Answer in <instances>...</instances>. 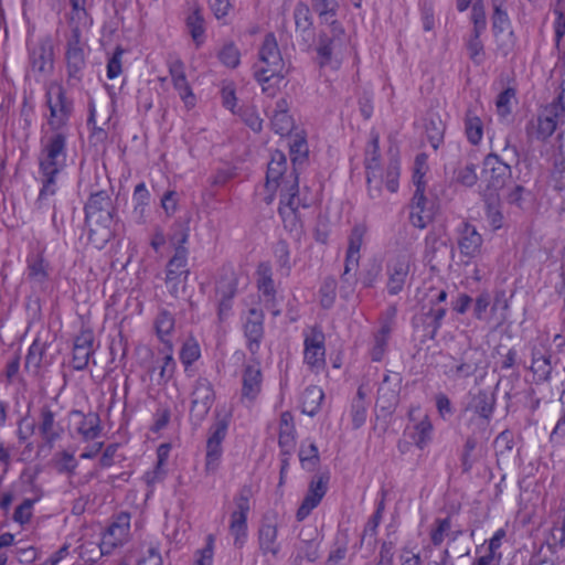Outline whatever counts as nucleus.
I'll list each match as a JSON object with an SVG mask.
<instances>
[{
	"label": "nucleus",
	"mask_w": 565,
	"mask_h": 565,
	"mask_svg": "<svg viewBox=\"0 0 565 565\" xmlns=\"http://www.w3.org/2000/svg\"><path fill=\"white\" fill-rule=\"evenodd\" d=\"M201 355L199 343L194 339H188L180 351V360L189 366L194 363Z\"/></svg>",
	"instance_id": "obj_60"
},
{
	"label": "nucleus",
	"mask_w": 565,
	"mask_h": 565,
	"mask_svg": "<svg viewBox=\"0 0 565 565\" xmlns=\"http://www.w3.org/2000/svg\"><path fill=\"white\" fill-rule=\"evenodd\" d=\"M554 14L556 15L553 23L555 49L558 54H565V13L555 9Z\"/></svg>",
	"instance_id": "obj_55"
},
{
	"label": "nucleus",
	"mask_w": 565,
	"mask_h": 565,
	"mask_svg": "<svg viewBox=\"0 0 565 565\" xmlns=\"http://www.w3.org/2000/svg\"><path fill=\"white\" fill-rule=\"evenodd\" d=\"M26 279L41 289L50 279L51 266L44 257V250L31 253L26 256Z\"/></svg>",
	"instance_id": "obj_27"
},
{
	"label": "nucleus",
	"mask_w": 565,
	"mask_h": 565,
	"mask_svg": "<svg viewBox=\"0 0 565 565\" xmlns=\"http://www.w3.org/2000/svg\"><path fill=\"white\" fill-rule=\"evenodd\" d=\"M250 488L243 487L234 498L235 510L231 514L230 532L234 536V545L242 547L247 535V515L250 511Z\"/></svg>",
	"instance_id": "obj_10"
},
{
	"label": "nucleus",
	"mask_w": 565,
	"mask_h": 565,
	"mask_svg": "<svg viewBox=\"0 0 565 565\" xmlns=\"http://www.w3.org/2000/svg\"><path fill=\"white\" fill-rule=\"evenodd\" d=\"M45 100L50 110L47 126L52 131H65L73 110V100L66 96V90L58 82H51L45 88Z\"/></svg>",
	"instance_id": "obj_6"
},
{
	"label": "nucleus",
	"mask_w": 565,
	"mask_h": 565,
	"mask_svg": "<svg viewBox=\"0 0 565 565\" xmlns=\"http://www.w3.org/2000/svg\"><path fill=\"white\" fill-rule=\"evenodd\" d=\"M505 2L507 0H491V7L493 10L491 21L494 34L502 33L510 25V18L504 8Z\"/></svg>",
	"instance_id": "obj_49"
},
{
	"label": "nucleus",
	"mask_w": 565,
	"mask_h": 565,
	"mask_svg": "<svg viewBox=\"0 0 565 565\" xmlns=\"http://www.w3.org/2000/svg\"><path fill=\"white\" fill-rule=\"evenodd\" d=\"M188 255L189 250L186 247H180L174 249L173 256L169 259L166 267V278L172 281L174 278H188L190 270L188 268Z\"/></svg>",
	"instance_id": "obj_38"
},
{
	"label": "nucleus",
	"mask_w": 565,
	"mask_h": 565,
	"mask_svg": "<svg viewBox=\"0 0 565 565\" xmlns=\"http://www.w3.org/2000/svg\"><path fill=\"white\" fill-rule=\"evenodd\" d=\"M28 68L36 81L51 76L55 64V45L51 34L28 38Z\"/></svg>",
	"instance_id": "obj_4"
},
{
	"label": "nucleus",
	"mask_w": 565,
	"mask_h": 565,
	"mask_svg": "<svg viewBox=\"0 0 565 565\" xmlns=\"http://www.w3.org/2000/svg\"><path fill=\"white\" fill-rule=\"evenodd\" d=\"M472 30L470 32H477L482 34L487 29V15L482 0H477L472 4L471 10Z\"/></svg>",
	"instance_id": "obj_59"
},
{
	"label": "nucleus",
	"mask_w": 565,
	"mask_h": 565,
	"mask_svg": "<svg viewBox=\"0 0 565 565\" xmlns=\"http://www.w3.org/2000/svg\"><path fill=\"white\" fill-rule=\"evenodd\" d=\"M297 440L294 415L286 411L280 414L278 427V445L280 456H291Z\"/></svg>",
	"instance_id": "obj_30"
},
{
	"label": "nucleus",
	"mask_w": 565,
	"mask_h": 565,
	"mask_svg": "<svg viewBox=\"0 0 565 565\" xmlns=\"http://www.w3.org/2000/svg\"><path fill=\"white\" fill-rule=\"evenodd\" d=\"M483 238L476 226L469 222H462L458 227V247L460 254L475 258L481 253Z\"/></svg>",
	"instance_id": "obj_26"
},
{
	"label": "nucleus",
	"mask_w": 565,
	"mask_h": 565,
	"mask_svg": "<svg viewBox=\"0 0 565 565\" xmlns=\"http://www.w3.org/2000/svg\"><path fill=\"white\" fill-rule=\"evenodd\" d=\"M71 414L79 418L76 430L84 440H94L100 435V418L97 413L89 412L84 414L81 411L74 409Z\"/></svg>",
	"instance_id": "obj_36"
},
{
	"label": "nucleus",
	"mask_w": 565,
	"mask_h": 565,
	"mask_svg": "<svg viewBox=\"0 0 565 565\" xmlns=\"http://www.w3.org/2000/svg\"><path fill=\"white\" fill-rule=\"evenodd\" d=\"M296 34L301 40V45L309 50L315 40L313 21L311 10L305 2H298L294 9Z\"/></svg>",
	"instance_id": "obj_25"
},
{
	"label": "nucleus",
	"mask_w": 565,
	"mask_h": 565,
	"mask_svg": "<svg viewBox=\"0 0 565 565\" xmlns=\"http://www.w3.org/2000/svg\"><path fill=\"white\" fill-rule=\"evenodd\" d=\"M47 343L42 342L39 338L32 342L25 356L24 370L26 372L38 376L40 374L41 367L43 365L50 364L45 355Z\"/></svg>",
	"instance_id": "obj_37"
},
{
	"label": "nucleus",
	"mask_w": 565,
	"mask_h": 565,
	"mask_svg": "<svg viewBox=\"0 0 565 565\" xmlns=\"http://www.w3.org/2000/svg\"><path fill=\"white\" fill-rule=\"evenodd\" d=\"M380 136L377 132L371 134V140L365 150V170H373V168H381L380 164Z\"/></svg>",
	"instance_id": "obj_54"
},
{
	"label": "nucleus",
	"mask_w": 565,
	"mask_h": 565,
	"mask_svg": "<svg viewBox=\"0 0 565 565\" xmlns=\"http://www.w3.org/2000/svg\"><path fill=\"white\" fill-rule=\"evenodd\" d=\"M531 371L536 376L537 381H548L552 372L551 356L533 350Z\"/></svg>",
	"instance_id": "obj_50"
},
{
	"label": "nucleus",
	"mask_w": 565,
	"mask_h": 565,
	"mask_svg": "<svg viewBox=\"0 0 565 565\" xmlns=\"http://www.w3.org/2000/svg\"><path fill=\"white\" fill-rule=\"evenodd\" d=\"M289 180L290 173L287 174L286 156L281 151L276 150L271 154V160L269 161L267 167V185H270L273 183L275 186L281 188V183H286Z\"/></svg>",
	"instance_id": "obj_35"
},
{
	"label": "nucleus",
	"mask_w": 565,
	"mask_h": 565,
	"mask_svg": "<svg viewBox=\"0 0 565 565\" xmlns=\"http://www.w3.org/2000/svg\"><path fill=\"white\" fill-rule=\"evenodd\" d=\"M329 479V473H320L311 479L307 494L297 510L296 515L299 521L306 519L321 502L322 498L327 493Z\"/></svg>",
	"instance_id": "obj_20"
},
{
	"label": "nucleus",
	"mask_w": 565,
	"mask_h": 565,
	"mask_svg": "<svg viewBox=\"0 0 565 565\" xmlns=\"http://www.w3.org/2000/svg\"><path fill=\"white\" fill-rule=\"evenodd\" d=\"M256 286L260 292L265 306L267 308L276 307V294L275 282L273 279V268L268 262H262L258 264L256 269Z\"/></svg>",
	"instance_id": "obj_28"
},
{
	"label": "nucleus",
	"mask_w": 565,
	"mask_h": 565,
	"mask_svg": "<svg viewBox=\"0 0 565 565\" xmlns=\"http://www.w3.org/2000/svg\"><path fill=\"white\" fill-rule=\"evenodd\" d=\"M130 533V513L120 512L114 516L113 522L103 534L102 553L109 554L115 547L127 542Z\"/></svg>",
	"instance_id": "obj_14"
},
{
	"label": "nucleus",
	"mask_w": 565,
	"mask_h": 565,
	"mask_svg": "<svg viewBox=\"0 0 565 565\" xmlns=\"http://www.w3.org/2000/svg\"><path fill=\"white\" fill-rule=\"evenodd\" d=\"M94 333L92 330H83L74 340L73 369L83 371L87 367L90 356L94 354Z\"/></svg>",
	"instance_id": "obj_29"
},
{
	"label": "nucleus",
	"mask_w": 565,
	"mask_h": 565,
	"mask_svg": "<svg viewBox=\"0 0 565 565\" xmlns=\"http://www.w3.org/2000/svg\"><path fill=\"white\" fill-rule=\"evenodd\" d=\"M258 55L259 61L254 65V77L262 85L264 93L275 96L277 85L289 73V67L281 56L274 33L265 35Z\"/></svg>",
	"instance_id": "obj_2"
},
{
	"label": "nucleus",
	"mask_w": 565,
	"mask_h": 565,
	"mask_svg": "<svg viewBox=\"0 0 565 565\" xmlns=\"http://www.w3.org/2000/svg\"><path fill=\"white\" fill-rule=\"evenodd\" d=\"M175 320L173 315L168 311L167 309H161L158 312V316L154 320V328L158 338L161 340V342L164 343L166 347H169L171 344L169 339H166V337L170 335L171 332L174 330Z\"/></svg>",
	"instance_id": "obj_48"
},
{
	"label": "nucleus",
	"mask_w": 565,
	"mask_h": 565,
	"mask_svg": "<svg viewBox=\"0 0 565 565\" xmlns=\"http://www.w3.org/2000/svg\"><path fill=\"white\" fill-rule=\"evenodd\" d=\"M446 308H430L429 311L425 315L427 321V327L430 328L428 333L429 339H434L436 333L438 332L441 321L446 316Z\"/></svg>",
	"instance_id": "obj_63"
},
{
	"label": "nucleus",
	"mask_w": 565,
	"mask_h": 565,
	"mask_svg": "<svg viewBox=\"0 0 565 565\" xmlns=\"http://www.w3.org/2000/svg\"><path fill=\"white\" fill-rule=\"evenodd\" d=\"M347 35L340 22H332L322 28L318 34L316 45L317 61L320 67L339 65V55L347 46Z\"/></svg>",
	"instance_id": "obj_5"
},
{
	"label": "nucleus",
	"mask_w": 565,
	"mask_h": 565,
	"mask_svg": "<svg viewBox=\"0 0 565 565\" xmlns=\"http://www.w3.org/2000/svg\"><path fill=\"white\" fill-rule=\"evenodd\" d=\"M409 257L404 254L397 255L387 263L388 279L386 288L390 295H398L403 290L409 275Z\"/></svg>",
	"instance_id": "obj_22"
},
{
	"label": "nucleus",
	"mask_w": 565,
	"mask_h": 565,
	"mask_svg": "<svg viewBox=\"0 0 565 565\" xmlns=\"http://www.w3.org/2000/svg\"><path fill=\"white\" fill-rule=\"evenodd\" d=\"M185 28L195 46L199 49L205 42V20L202 9L196 6L185 18Z\"/></svg>",
	"instance_id": "obj_39"
},
{
	"label": "nucleus",
	"mask_w": 565,
	"mask_h": 565,
	"mask_svg": "<svg viewBox=\"0 0 565 565\" xmlns=\"http://www.w3.org/2000/svg\"><path fill=\"white\" fill-rule=\"evenodd\" d=\"M554 107H543L536 118L526 124L525 131L531 138L546 141L556 130L558 124H565V119L554 113Z\"/></svg>",
	"instance_id": "obj_13"
},
{
	"label": "nucleus",
	"mask_w": 565,
	"mask_h": 565,
	"mask_svg": "<svg viewBox=\"0 0 565 565\" xmlns=\"http://www.w3.org/2000/svg\"><path fill=\"white\" fill-rule=\"evenodd\" d=\"M132 202V218L136 223L143 224L146 222V209L150 202V192L143 182H140L135 186Z\"/></svg>",
	"instance_id": "obj_40"
},
{
	"label": "nucleus",
	"mask_w": 565,
	"mask_h": 565,
	"mask_svg": "<svg viewBox=\"0 0 565 565\" xmlns=\"http://www.w3.org/2000/svg\"><path fill=\"white\" fill-rule=\"evenodd\" d=\"M303 363L313 373H320L326 367V337L319 327H312L305 332Z\"/></svg>",
	"instance_id": "obj_9"
},
{
	"label": "nucleus",
	"mask_w": 565,
	"mask_h": 565,
	"mask_svg": "<svg viewBox=\"0 0 565 565\" xmlns=\"http://www.w3.org/2000/svg\"><path fill=\"white\" fill-rule=\"evenodd\" d=\"M85 223L89 226V238L97 232L93 228L95 225L104 231L103 241L107 242L111 237V227L115 223L116 207L109 193L105 190L92 193L85 203Z\"/></svg>",
	"instance_id": "obj_3"
},
{
	"label": "nucleus",
	"mask_w": 565,
	"mask_h": 565,
	"mask_svg": "<svg viewBox=\"0 0 565 565\" xmlns=\"http://www.w3.org/2000/svg\"><path fill=\"white\" fill-rule=\"evenodd\" d=\"M278 537V522L276 516H265L258 529V546L264 556L270 555L273 558H278L281 545L277 541Z\"/></svg>",
	"instance_id": "obj_21"
},
{
	"label": "nucleus",
	"mask_w": 565,
	"mask_h": 565,
	"mask_svg": "<svg viewBox=\"0 0 565 565\" xmlns=\"http://www.w3.org/2000/svg\"><path fill=\"white\" fill-rule=\"evenodd\" d=\"M169 73L173 83V87L178 90L181 99L188 106L194 105V95L185 76V66L180 58L169 62Z\"/></svg>",
	"instance_id": "obj_33"
},
{
	"label": "nucleus",
	"mask_w": 565,
	"mask_h": 565,
	"mask_svg": "<svg viewBox=\"0 0 565 565\" xmlns=\"http://www.w3.org/2000/svg\"><path fill=\"white\" fill-rule=\"evenodd\" d=\"M262 371L259 363L247 364L243 372L242 397L254 401L262 390Z\"/></svg>",
	"instance_id": "obj_34"
},
{
	"label": "nucleus",
	"mask_w": 565,
	"mask_h": 565,
	"mask_svg": "<svg viewBox=\"0 0 565 565\" xmlns=\"http://www.w3.org/2000/svg\"><path fill=\"white\" fill-rule=\"evenodd\" d=\"M465 132L471 145H478L483 136V124L473 109H468L465 116Z\"/></svg>",
	"instance_id": "obj_47"
},
{
	"label": "nucleus",
	"mask_w": 565,
	"mask_h": 565,
	"mask_svg": "<svg viewBox=\"0 0 565 565\" xmlns=\"http://www.w3.org/2000/svg\"><path fill=\"white\" fill-rule=\"evenodd\" d=\"M483 173L488 188L493 191L501 190L511 179L510 164L503 162L497 153H489L483 160Z\"/></svg>",
	"instance_id": "obj_16"
},
{
	"label": "nucleus",
	"mask_w": 565,
	"mask_h": 565,
	"mask_svg": "<svg viewBox=\"0 0 565 565\" xmlns=\"http://www.w3.org/2000/svg\"><path fill=\"white\" fill-rule=\"evenodd\" d=\"M55 467L60 473L73 475L77 467V460L72 454L62 451L55 456Z\"/></svg>",
	"instance_id": "obj_64"
},
{
	"label": "nucleus",
	"mask_w": 565,
	"mask_h": 565,
	"mask_svg": "<svg viewBox=\"0 0 565 565\" xmlns=\"http://www.w3.org/2000/svg\"><path fill=\"white\" fill-rule=\"evenodd\" d=\"M416 201L417 200L414 194L412 199L409 221L413 226L423 230L433 221L434 214L430 209L426 207L427 199L425 194H423V201L419 204Z\"/></svg>",
	"instance_id": "obj_42"
},
{
	"label": "nucleus",
	"mask_w": 565,
	"mask_h": 565,
	"mask_svg": "<svg viewBox=\"0 0 565 565\" xmlns=\"http://www.w3.org/2000/svg\"><path fill=\"white\" fill-rule=\"evenodd\" d=\"M310 205L311 201L300 192L298 174L294 168L290 171V180L281 183L278 207H287L290 211L299 212L300 207L308 209Z\"/></svg>",
	"instance_id": "obj_18"
},
{
	"label": "nucleus",
	"mask_w": 565,
	"mask_h": 565,
	"mask_svg": "<svg viewBox=\"0 0 565 565\" xmlns=\"http://www.w3.org/2000/svg\"><path fill=\"white\" fill-rule=\"evenodd\" d=\"M451 529L450 518L436 519L435 527L430 531V541L434 546H439L445 536H448L449 530Z\"/></svg>",
	"instance_id": "obj_61"
},
{
	"label": "nucleus",
	"mask_w": 565,
	"mask_h": 565,
	"mask_svg": "<svg viewBox=\"0 0 565 565\" xmlns=\"http://www.w3.org/2000/svg\"><path fill=\"white\" fill-rule=\"evenodd\" d=\"M497 398L494 392L489 390H479L471 398L468 409H471L481 419L482 425L487 426L494 413Z\"/></svg>",
	"instance_id": "obj_31"
},
{
	"label": "nucleus",
	"mask_w": 565,
	"mask_h": 565,
	"mask_svg": "<svg viewBox=\"0 0 565 565\" xmlns=\"http://www.w3.org/2000/svg\"><path fill=\"white\" fill-rule=\"evenodd\" d=\"M396 312V307H390L386 310V317L381 319L380 329L373 334V344L370 350V355L374 362H380L386 353L387 343L393 330Z\"/></svg>",
	"instance_id": "obj_23"
},
{
	"label": "nucleus",
	"mask_w": 565,
	"mask_h": 565,
	"mask_svg": "<svg viewBox=\"0 0 565 565\" xmlns=\"http://www.w3.org/2000/svg\"><path fill=\"white\" fill-rule=\"evenodd\" d=\"M223 449L222 444L206 441V456L204 471L206 475H214L218 469Z\"/></svg>",
	"instance_id": "obj_53"
},
{
	"label": "nucleus",
	"mask_w": 565,
	"mask_h": 565,
	"mask_svg": "<svg viewBox=\"0 0 565 565\" xmlns=\"http://www.w3.org/2000/svg\"><path fill=\"white\" fill-rule=\"evenodd\" d=\"M465 47L469 58L475 65L480 66L484 63L487 55L480 33L470 32L465 39Z\"/></svg>",
	"instance_id": "obj_46"
},
{
	"label": "nucleus",
	"mask_w": 565,
	"mask_h": 565,
	"mask_svg": "<svg viewBox=\"0 0 565 565\" xmlns=\"http://www.w3.org/2000/svg\"><path fill=\"white\" fill-rule=\"evenodd\" d=\"M402 376L399 373L388 372L377 390V404L382 409L392 411L398 403Z\"/></svg>",
	"instance_id": "obj_24"
},
{
	"label": "nucleus",
	"mask_w": 565,
	"mask_h": 565,
	"mask_svg": "<svg viewBox=\"0 0 565 565\" xmlns=\"http://www.w3.org/2000/svg\"><path fill=\"white\" fill-rule=\"evenodd\" d=\"M278 214L281 217L284 227L289 232L299 233L302 228L299 212H294L287 207H278Z\"/></svg>",
	"instance_id": "obj_57"
},
{
	"label": "nucleus",
	"mask_w": 565,
	"mask_h": 565,
	"mask_svg": "<svg viewBox=\"0 0 565 565\" xmlns=\"http://www.w3.org/2000/svg\"><path fill=\"white\" fill-rule=\"evenodd\" d=\"M290 103L288 98L281 97L276 100L273 110L270 111V126L271 129L280 135H288L294 128V119L289 114Z\"/></svg>",
	"instance_id": "obj_32"
},
{
	"label": "nucleus",
	"mask_w": 565,
	"mask_h": 565,
	"mask_svg": "<svg viewBox=\"0 0 565 565\" xmlns=\"http://www.w3.org/2000/svg\"><path fill=\"white\" fill-rule=\"evenodd\" d=\"M323 398L324 393L321 387L317 385L308 386L302 394V413L311 417L315 416L320 411Z\"/></svg>",
	"instance_id": "obj_41"
},
{
	"label": "nucleus",
	"mask_w": 565,
	"mask_h": 565,
	"mask_svg": "<svg viewBox=\"0 0 565 565\" xmlns=\"http://www.w3.org/2000/svg\"><path fill=\"white\" fill-rule=\"evenodd\" d=\"M264 312L262 309L250 308L243 323L246 347L252 355H256L264 339Z\"/></svg>",
	"instance_id": "obj_19"
},
{
	"label": "nucleus",
	"mask_w": 565,
	"mask_h": 565,
	"mask_svg": "<svg viewBox=\"0 0 565 565\" xmlns=\"http://www.w3.org/2000/svg\"><path fill=\"white\" fill-rule=\"evenodd\" d=\"M398 177L399 169L396 163H390L385 171L382 168L369 170L366 172L369 195L372 199L380 198L383 184L391 193H395L398 189Z\"/></svg>",
	"instance_id": "obj_15"
},
{
	"label": "nucleus",
	"mask_w": 565,
	"mask_h": 565,
	"mask_svg": "<svg viewBox=\"0 0 565 565\" xmlns=\"http://www.w3.org/2000/svg\"><path fill=\"white\" fill-rule=\"evenodd\" d=\"M238 278L234 271H224L216 281L217 316L220 321L227 319L232 312L233 300L237 294Z\"/></svg>",
	"instance_id": "obj_12"
},
{
	"label": "nucleus",
	"mask_w": 565,
	"mask_h": 565,
	"mask_svg": "<svg viewBox=\"0 0 565 565\" xmlns=\"http://www.w3.org/2000/svg\"><path fill=\"white\" fill-rule=\"evenodd\" d=\"M35 427L45 445L52 447L64 434V428L56 420V412L49 404L41 406Z\"/></svg>",
	"instance_id": "obj_17"
},
{
	"label": "nucleus",
	"mask_w": 565,
	"mask_h": 565,
	"mask_svg": "<svg viewBox=\"0 0 565 565\" xmlns=\"http://www.w3.org/2000/svg\"><path fill=\"white\" fill-rule=\"evenodd\" d=\"M366 232L367 226L364 223H358L352 227L348 237V255L360 257L361 246L363 244Z\"/></svg>",
	"instance_id": "obj_52"
},
{
	"label": "nucleus",
	"mask_w": 565,
	"mask_h": 565,
	"mask_svg": "<svg viewBox=\"0 0 565 565\" xmlns=\"http://www.w3.org/2000/svg\"><path fill=\"white\" fill-rule=\"evenodd\" d=\"M215 399L212 383L204 377H199L193 386L190 418L195 425H200L209 414Z\"/></svg>",
	"instance_id": "obj_11"
},
{
	"label": "nucleus",
	"mask_w": 565,
	"mask_h": 565,
	"mask_svg": "<svg viewBox=\"0 0 565 565\" xmlns=\"http://www.w3.org/2000/svg\"><path fill=\"white\" fill-rule=\"evenodd\" d=\"M338 282L334 277H326L319 289L320 302L323 308L332 307L337 296Z\"/></svg>",
	"instance_id": "obj_56"
},
{
	"label": "nucleus",
	"mask_w": 565,
	"mask_h": 565,
	"mask_svg": "<svg viewBox=\"0 0 565 565\" xmlns=\"http://www.w3.org/2000/svg\"><path fill=\"white\" fill-rule=\"evenodd\" d=\"M298 456L301 467L307 471L316 470L320 463L318 447L309 439L301 443Z\"/></svg>",
	"instance_id": "obj_45"
},
{
	"label": "nucleus",
	"mask_w": 565,
	"mask_h": 565,
	"mask_svg": "<svg viewBox=\"0 0 565 565\" xmlns=\"http://www.w3.org/2000/svg\"><path fill=\"white\" fill-rule=\"evenodd\" d=\"M312 10L317 13L320 24L326 26L339 22L335 17L339 10L337 0H311Z\"/></svg>",
	"instance_id": "obj_43"
},
{
	"label": "nucleus",
	"mask_w": 565,
	"mask_h": 565,
	"mask_svg": "<svg viewBox=\"0 0 565 565\" xmlns=\"http://www.w3.org/2000/svg\"><path fill=\"white\" fill-rule=\"evenodd\" d=\"M319 557V542L303 541L301 545L298 547L297 555L295 557V565H299L298 561L307 559L309 562H315Z\"/></svg>",
	"instance_id": "obj_58"
},
{
	"label": "nucleus",
	"mask_w": 565,
	"mask_h": 565,
	"mask_svg": "<svg viewBox=\"0 0 565 565\" xmlns=\"http://www.w3.org/2000/svg\"><path fill=\"white\" fill-rule=\"evenodd\" d=\"M414 428V444L419 449H424L431 441V435L434 429L428 415H425L424 418L419 423H417Z\"/></svg>",
	"instance_id": "obj_51"
},
{
	"label": "nucleus",
	"mask_w": 565,
	"mask_h": 565,
	"mask_svg": "<svg viewBox=\"0 0 565 565\" xmlns=\"http://www.w3.org/2000/svg\"><path fill=\"white\" fill-rule=\"evenodd\" d=\"M86 42L82 39V31L78 26L72 28L66 36L65 62L67 72V82L70 84L79 83L84 76L86 67Z\"/></svg>",
	"instance_id": "obj_8"
},
{
	"label": "nucleus",
	"mask_w": 565,
	"mask_h": 565,
	"mask_svg": "<svg viewBox=\"0 0 565 565\" xmlns=\"http://www.w3.org/2000/svg\"><path fill=\"white\" fill-rule=\"evenodd\" d=\"M218 58L225 66L235 68L239 64L241 53L234 43H228L218 52Z\"/></svg>",
	"instance_id": "obj_62"
},
{
	"label": "nucleus",
	"mask_w": 565,
	"mask_h": 565,
	"mask_svg": "<svg viewBox=\"0 0 565 565\" xmlns=\"http://www.w3.org/2000/svg\"><path fill=\"white\" fill-rule=\"evenodd\" d=\"M426 154L419 153L415 158L414 162V171H413V184L415 185V199L416 202L419 204L423 201V194H425V180L424 177L426 174V171L428 169L426 163Z\"/></svg>",
	"instance_id": "obj_44"
},
{
	"label": "nucleus",
	"mask_w": 565,
	"mask_h": 565,
	"mask_svg": "<svg viewBox=\"0 0 565 565\" xmlns=\"http://www.w3.org/2000/svg\"><path fill=\"white\" fill-rule=\"evenodd\" d=\"M481 355V352L472 347L466 348L457 355L441 354L444 359L440 365L441 371L449 380L468 379L479 370Z\"/></svg>",
	"instance_id": "obj_7"
},
{
	"label": "nucleus",
	"mask_w": 565,
	"mask_h": 565,
	"mask_svg": "<svg viewBox=\"0 0 565 565\" xmlns=\"http://www.w3.org/2000/svg\"><path fill=\"white\" fill-rule=\"evenodd\" d=\"M67 138L66 131L49 130L40 139L38 166L41 189L34 203L38 210L47 207L49 199L58 191V175L67 166Z\"/></svg>",
	"instance_id": "obj_1"
}]
</instances>
